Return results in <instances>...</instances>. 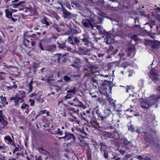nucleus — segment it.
<instances>
[{"mask_svg": "<svg viewBox=\"0 0 160 160\" xmlns=\"http://www.w3.org/2000/svg\"><path fill=\"white\" fill-rule=\"evenodd\" d=\"M46 110H42L38 112L39 115H40L42 114L45 113V112H46Z\"/></svg>", "mask_w": 160, "mask_h": 160, "instance_id": "nucleus-56", "label": "nucleus"}, {"mask_svg": "<svg viewBox=\"0 0 160 160\" xmlns=\"http://www.w3.org/2000/svg\"><path fill=\"white\" fill-rule=\"evenodd\" d=\"M132 38L133 39H134L135 41H138V39L137 36L136 35H134L133 36H132Z\"/></svg>", "mask_w": 160, "mask_h": 160, "instance_id": "nucleus-55", "label": "nucleus"}, {"mask_svg": "<svg viewBox=\"0 0 160 160\" xmlns=\"http://www.w3.org/2000/svg\"><path fill=\"white\" fill-rule=\"evenodd\" d=\"M21 149L20 147L19 146H18V147H16L13 150V153H14L16 152L20 151Z\"/></svg>", "mask_w": 160, "mask_h": 160, "instance_id": "nucleus-46", "label": "nucleus"}, {"mask_svg": "<svg viewBox=\"0 0 160 160\" xmlns=\"http://www.w3.org/2000/svg\"><path fill=\"white\" fill-rule=\"evenodd\" d=\"M134 88L132 86H127L126 88V92L129 93V98L128 99L135 100L136 98L134 97L133 94L134 89Z\"/></svg>", "mask_w": 160, "mask_h": 160, "instance_id": "nucleus-2", "label": "nucleus"}, {"mask_svg": "<svg viewBox=\"0 0 160 160\" xmlns=\"http://www.w3.org/2000/svg\"><path fill=\"white\" fill-rule=\"evenodd\" d=\"M113 37L109 32H107L106 38L104 39V41L107 44H111L114 42Z\"/></svg>", "mask_w": 160, "mask_h": 160, "instance_id": "nucleus-4", "label": "nucleus"}, {"mask_svg": "<svg viewBox=\"0 0 160 160\" xmlns=\"http://www.w3.org/2000/svg\"><path fill=\"white\" fill-rule=\"evenodd\" d=\"M4 141L8 144H10L12 143L11 144L12 146L15 147L16 145L13 142V140L11 138L10 136H5L4 138Z\"/></svg>", "mask_w": 160, "mask_h": 160, "instance_id": "nucleus-8", "label": "nucleus"}, {"mask_svg": "<svg viewBox=\"0 0 160 160\" xmlns=\"http://www.w3.org/2000/svg\"><path fill=\"white\" fill-rule=\"evenodd\" d=\"M92 67L90 65H88L85 66L83 68V72L86 74V76H88L89 74L90 71L92 70Z\"/></svg>", "mask_w": 160, "mask_h": 160, "instance_id": "nucleus-11", "label": "nucleus"}, {"mask_svg": "<svg viewBox=\"0 0 160 160\" xmlns=\"http://www.w3.org/2000/svg\"><path fill=\"white\" fill-rule=\"evenodd\" d=\"M38 48H40L41 50H44V49L42 47V43L41 42H40L38 44Z\"/></svg>", "mask_w": 160, "mask_h": 160, "instance_id": "nucleus-51", "label": "nucleus"}, {"mask_svg": "<svg viewBox=\"0 0 160 160\" xmlns=\"http://www.w3.org/2000/svg\"><path fill=\"white\" fill-rule=\"evenodd\" d=\"M137 158L140 160H150V158H149L147 157H144V158H143L141 156H138Z\"/></svg>", "mask_w": 160, "mask_h": 160, "instance_id": "nucleus-33", "label": "nucleus"}, {"mask_svg": "<svg viewBox=\"0 0 160 160\" xmlns=\"http://www.w3.org/2000/svg\"><path fill=\"white\" fill-rule=\"evenodd\" d=\"M106 148V146H102L101 148V152L102 153L105 152V150Z\"/></svg>", "mask_w": 160, "mask_h": 160, "instance_id": "nucleus-45", "label": "nucleus"}, {"mask_svg": "<svg viewBox=\"0 0 160 160\" xmlns=\"http://www.w3.org/2000/svg\"><path fill=\"white\" fill-rule=\"evenodd\" d=\"M62 11L63 12V16L64 18L67 19H70L72 18V14L70 12H68L66 9L62 8Z\"/></svg>", "mask_w": 160, "mask_h": 160, "instance_id": "nucleus-7", "label": "nucleus"}, {"mask_svg": "<svg viewBox=\"0 0 160 160\" xmlns=\"http://www.w3.org/2000/svg\"><path fill=\"white\" fill-rule=\"evenodd\" d=\"M32 80L30 82L28 83V86L29 87V90H28V92H30L32 90L33 87L32 86Z\"/></svg>", "mask_w": 160, "mask_h": 160, "instance_id": "nucleus-31", "label": "nucleus"}, {"mask_svg": "<svg viewBox=\"0 0 160 160\" xmlns=\"http://www.w3.org/2000/svg\"><path fill=\"white\" fill-rule=\"evenodd\" d=\"M52 27L54 28L58 32H60L61 31L60 28H59L58 25L56 23L53 24Z\"/></svg>", "mask_w": 160, "mask_h": 160, "instance_id": "nucleus-34", "label": "nucleus"}, {"mask_svg": "<svg viewBox=\"0 0 160 160\" xmlns=\"http://www.w3.org/2000/svg\"><path fill=\"white\" fill-rule=\"evenodd\" d=\"M128 65V63L127 62H125L122 63V64H121V66L124 68H126L127 66Z\"/></svg>", "mask_w": 160, "mask_h": 160, "instance_id": "nucleus-41", "label": "nucleus"}, {"mask_svg": "<svg viewBox=\"0 0 160 160\" xmlns=\"http://www.w3.org/2000/svg\"><path fill=\"white\" fill-rule=\"evenodd\" d=\"M80 59L78 58H76L75 59V63L77 64L78 65L80 63Z\"/></svg>", "mask_w": 160, "mask_h": 160, "instance_id": "nucleus-44", "label": "nucleus"}, {"mask_svg": "<svg viewBox=\"0 0 160 160\" xmlns=\"http://www.w3.org/2000/svg\"><path fill=\"white\" fill-rule=\"evenodd\" d=\"M80 39L82 40V42L84 43V44L85 45H88L90 42L89 40V39L88 38H80Z\"/></svg>", "mask_w": 160, "mask_h": 160, "instance_id": "nucleus-21", "label": "nucleus"}, {"mask_svg": "<svg viewBox=\"0 0 160 160\" xmlns=\"http://www.w3.org/2000/svg\"><path fill=\"white\" fill-rule=\"evenodd\" d=\"M42 22L43 24H46L47 26L49 25V22L47 21L46 18H44L43 20L42 21Z\"/></svg>", "mask_w": 160, "mask_h": 160, "instance_id": "nucleus-36", "label": "nucleus"}, {"mask_svg": "<svg viewBox=\"0 0 160 160\" xmlns=\"http://www.w3.org/2000/svg\"><path fill=\"white\" fill-rule=\"evenodd\" d=\"M56 134L59 135H62V132L59 128L56 131Z\"/></svg>", "mask_w": 160, "mask_h": 160, "instance_id": "nucleus-43", "label": "nucleus"}, {"mask_svg": "<svg viewBox=\"0 0 160 160\" xmlns=\"http://www.w3.org/2000/svg\"><path fill=\"white\" fill-rule=\"evenodd\" d=\"M118 49H115L112 52V55H115L118 52Z\"/></svg>", "mask_w": 160, "mask_h": 160, "instance_id": "nucleus-57", "label": "nucleus"}, {"mask_svg": "<svg viewBox=\"0 0 160 160\" xmlns=\"http://www.w3.org/2000/svg\"><path fill=\"white\" fill-rule=\"evenodd\" d=\"M139 22L138 19L137 18H135L134 19V23L136 24L134 25V27H139V25L138 24Z\"/></svg>", "mask_w": 160, "mask_h": 160, "instance_id": "nucleus-37", "label": "nucleus"}, {"mask_svg": "<svg viewBox=\"0 0 160 160\" xmlns=\"http://www.w3.org/2000/svg\"><path fill=\"white\" fill-rule=\"evenodd\" d=\"M113 49V47L112 46H110L108 48L107 50V52L108 54L110 53V52Z\"/></svg>", "mask_w": 160, "mask_h": 160, "instance_id": "nucleus-40", "label": "nucleus"}, {"mask_svg": "<svg viewBox=\"0 0 160 160\" xmlns=\"http://www.w3.org/2000/svg\"><path fill=\"white\" fill-rule=\"evenodd\" d=\"M7 88L8 90H11L12 89V87L11 86V85H10V86H7Z\"/></svg>", "mask_w": 160, "mask_h": 160, "instance_id": "nucleus-62", "label": "nucleus"}, {"mask_svg": "<svg viewBox=\"0 0 160 160\" xmlns=\"http://www.w3.org/2000/svg\"><path fill=\"white\" fill-rule=\"evenodd\" d=\"M6 17L12 19V12L10 11L8 9L6 10L5 11Z\"/></svg>", "mask_w": 160, "mask_h": 160, "instance_id": "nucleus-18", "label": "nucleus"}, {"mask_svg": "<svg viewBox=\"0 0 160 160\" xmlns=\"http://www.w3.org/2000/svg\"><path fill=\"white\" fill-rule=\"evenodd\" d=\"M79 110L78 109H74L73 110V112L74 113H75V114H76L77 115H79Z\"/></svg>", "mask_w": 160, "mask_h": 160, "instance_id": "nucleus-52", "label": "nucleus"}, {"mask_svg": "<svg viewBox=\"0 0 160 160\" xmlns=\"http://www.w3.org/2000/svg\"><path fill=\"white\" fill-rule=\"evenodd\" d=\"M36 36V35L35 34H32L31 35H30V36H28L27 35V37H29L31 38H35Z\"/></svg>", "mask_w": 160, "mask_h": 160, "instance_id": "nucleus-59", "label": "nucleus"}, {"mask_svg": "<svg viewBox=\"0 0 160 160\" xmlns=\"http://www.w3.org/2000/svg\"><path fill=\"white\" fill-rule=\"evenodd\" d=\"M103 153H104V158H107V159L108 158V153H106L105 152H103Z\"/></svg>", "mask_w": 160, "mask_h": 160, "instance_id": "nucleus-60", "label": "nucleus"}, {"mask_svg": "<svg viewBox=\"0 0 160 160\" xmlns=\"http://www.w3.org/2000/svg\"><path fill=\"white\" fill-rule=\"evenodd\" d=\"M13 84L12 85H11V86L12 87L13 89H16L17 88L18 86L17 85L15 84V82H12Z\"/></svg>", "mask_w": 160, "mask_h": 160, "instance_id": "nucleus-54", "label": "nucleus"}, {"mask_svg": "<svg viewBox=\"0 0 160 160\" xmlns=\"http://www.w3.org/2000/svg\"><path fill=\"white\" fill-rule=\"evenodd\" d=\"M107 117L105 114L104 116H100V118L102 121L104 120L105 119L107 118Z\"/></svg>", "mask_w": 160, "mask_h": 160, "instance_id": "nucleus-49", "label": "nucleus"}, {"mask_svg": "<svg viewBox=\"0 0 160 160\" xmlns=\"http://www.w3.org/2000/svg\"><path fill=\"white\" fill-rule=\"evenodd\" d=\"M78 91V89L75 87H73L72 89L68 90L67 92L68 94L65 98H66V99L70 98L72 96L70 93L74 94Z\"/></svg>", "mask_w": 160, "mask_h": 160, "instance_id": "nucleus-6", "label": "nucleus"}, {"mask_svg": "<svg viewBox=\"0 0 160 160\" xmlns=\"http://www.w3.org/2000/svg\"><path fill=\"white\" fill-rule=\"evenodd\" d=\"M37 95H38V93L35 92L32 93V94H31L30 95V97L32 98H34V97H35Z\"/></svg>", "mask_w": 160, "mask_h": 160, "instance_id": "nucleus-53", "label": "nucleus"}, {"mask_svg": "<svg viewBox=\"0 0 160 160\" xmlns=\"http://www.w3.org/2000/svg\"><path fill=\"white\" fill-rule=\"evenodd\" d=\"M154 42L153 41L150 40L146 39L145 40V42H144L145 44L146 45H149L152 43H154Z\"/></svg>", "mask_w": 160, "mask_h": 160, "instance_id": "nucleus-32", "label": "nucleus"}, {"mask_svg": "<svg viewBox=\"0 0 160 160\" xmlns=\"http://www.w3.org/2000/svg\"><path fill=\"white\" fill-rule=\"evenodd\" d=\"M5 157L4 156H0V160H5Z\"/></svg>", "mask_w": 160, "mask_h": 160, "instance_id": "nucleus-63", "label": "nucleus"}, {"mask_svg": "<svg viewBox=\"0 0 160 160\" xmlns=\"http://www.w3.org/2000/svg\"><path fill=\"white\" fill-rule=\"evenodd\" d=\"M57 44L58 45V48H59L62 49L65 47V44L64 43H61L59 42H57Z\"/></svg>", "mask_w": 160, "mask_h": 160, "instance_id": "nucleus-29", "label": "nucleus"}, {"mask_svg": "<svg viewBox=\"0 0 160 160\" xmlns=\"http://www.w3.org/2000/svg\"><path fill=\"white\" fill-rule=\"evenodd\" d=\"M79 52H80V54L87 55V53L89 52V49H86L83 48H80L78 49Z\"/></svg>", "mask_w": 160, "mask_h": 160, "instance_id": "nucleus-16", "label": "nucleus"}, {"mask_svg": "<svg viewBox=\"0 0 160 160\" xmlns=\"http://www.w3.org/2000/svg\"><path fill=\"white\" fill-rule=\"evenodd\" d=\"M64 137L65 140L66 141L72 138L73 140H74L75 139V136L73 134L69 133H65Z\"/></svg>", "mask_w": 160, "mask_h": 160, "instance_id": "nucleus-12", "label": "nucleus"}, {"mask_svg": "<svg viewBox=\"0 0 160 160\" xmlns=\"http://www.w3.org/2000/svg\"><path fill=\"white\" fill-rule=\"evenodd\" d=\"M151 76H152V80L155 82L157 83L158 82H159L160 80L158 77V76L153 72L151 73Z\"/></svg>", "mask_w": 160, "mask_h": 160, "instance_id": "nucleus-15", "label": "nucleus"}, {"mask_svg": "<svg viewBox=\"0 0 160 160\" xmlns=\"http://www.w3.org/2000/svg\"><path fill=\"white\" fill-rule=\"evenodd\" d=\"M156 89L158 91L160 92V85L158 86H157L156 87Z\"/></svg>", "mask_w": 160, "mask_h": 160, "instance_id": "nucleus-64", "label": "nucleus"}, {"mask_svg": "<svg viewBox=\"0 0 160 160\" xmlns=\"http://www.w3.org/2000/svg\"><path fill=\"white\" fill-rule=\"evenodd\" d=\"M160 99V95L157 96L156 95H152L150 96L149 97L150 100H158Z\"/></svg>", "mask_w": 160, "mask_h": 160, "instance_id": "nucleus-25", "label": "nucleus"}, {"mask_svg": "<svg viewBox=\"0 0 160 160\" xmlns=\"http://www.w3.org/2000/svg\"><path fill=\"white\" fill-rule=\"evenodd\" d=\"M116 101H109V103L112 107H114L115 111L119 113L122 111V105L120 104L116 105Z\"/></svg>", "mask_w": 160, "mask_h": 160, "instance_id": "nucleus-3", "label": "nucleus"}, {"mask_svg": "<svg viewBox=\"0 0 160 160\" xmlns=\"http://www.w3.org/2000/svg\"><path fill=\"white\" fill-rule=\"evenodd\" d=\"M25 2L24 1H22L19 2V3L17 4H13V7L14 8H18L19 6L21 7L22 6V4L25 3Z\"/></svg>", "mask_w": 160, "mask_h": 160, "instance_id": "nucleus-22", "label": "nucleus"}, {"mask_svg": "<svg viewBox=\"0 0 160 160\" xmlns=\"http://www.w3.org/2000/svg\"><path fill=\"white\" fill-rule=\"evenodd\" d=\"M145 27L149 26L150 28H152V25L150 22H147L145 24Z\"/></svg>", "mask_w": 160, "mask_h": 160, "instance_id": "nucleus-42", "label": "nucleus"}, {"mask_svg": "<svg viewBox=\"0 0 160 160\" xmlns=\"http://www.w3.org/2000/svg\"><path fill=\"white\" fill-rule=\"evenodd\" d=\"M28 37H27V33H25L24 35V38L25 39L24 42H28V43L29 42V41L27 39H26V38H27Z\"/></svg>", "mask_w": 160, "mask_h": 160, "instance_id": "nucleus-48", "label": "nucleus"}, {"mask_svg": "<svg viewBox=\"0 0 160 160\" xmlns=\"http://www.w3.org/2000/svg\"><path fill=\"white\" fill-rule=\"evenodd\" d=\"M2 102V104H0V108H2L3 106L5 105H7L8 104V102L6 101H1Z\"/></svg>", "mask_w": 160, "mask_h": 160, "instance_id": "nucleus-39", "label": "nucleus"}, {"mask_svg": "<svg viewBox=\"0 0 160 160\" xmlns=\"http://www.w3.org/2000/svg\"><path fill=\"white\" fill-rule=\"evenodd\" d=\"M13 17H12V20L14 22H15L18 20L19 21L20 20V17L18 15H14L13 16Z\"/></svg>", "mask_w": 160, "mask_h": 160, "instance_id": "nucleus-30", "label": "nucleus"}, {"mask_svg": "<svg viewBox=\"0 0 160 160\" xmlns=\"http://www.w3.org/2000/svg\"><path fill=\"white\" fill-rule=\"evenodd\" d=\"M105 115L108 117L109 116L112 115L111 111L109 109H106L104 110Z\"/></svg>", "mask_w": 160, "mask_h": 160, "instance_id": "nucleus-27", "label": "nucleus"}, {"mask_svg": "<svg viewBox=\"0 0 160 160\" xmlns=\"http://www.w3.org/2000/svg\"><path fill=\"white\" fill-rule=\"evenodd\" d=\"M28 105L26 104L23 103L22 104L21 108L22 109H27V111H25V112H26L27 114H28V111L29 110L28 108Z\"/></svg>", "mask_w": 160, "mask_h": 160, "instance_id": "nucleus-24", "label": "nucleus"}, {"mask_svg": "<svg viewBox=\"0 0 160 160\" xmlns=\"http://www.w3.org/2000/svg\"><path fill=\"white\" fill-rule=\"evenodd\" d=\"M61 54H57L52 58V60L54 62H57L58 63L59 62L60 56Z\"/></svg>", "mask_w": 160, "mask_h": 160, "instance_id": "nucleus-17", "label": "nucleus"}, {"mask_svg": "<svg viewBox=\"0 0 160 160\" xmlns=\"http://www.w3.org/2000/svg\"><path fill=\"white\" fill-rule=\"evenodd\" d=\"M8 124V122L4 119H0V129H4L6 128Z\"/></svg>", "mask_w": 160, "mask_h": 160, "instance_id": "nucleus-14", "label": "nucleus"}, {"mask_svg": "<svg viewBox=\"0 0 160 160\" xmlns=\"http://www.w3.org/2000/svg\"><path fill=\"white\" fill-rule=\"evenodd\" d=\"M94 27L95 29L94 30H96L98 29L100 34L103 35L105 34L106 35H107V33H106V31L102 27L98 25H96Z\"/></svg>", "mask_w": 160, "mask_h": 160, "instance_id": "nucleus-9", "label": "nucleus"}, {"mask_svg": "<svg viewBox=\"0 0 160 160\" xmlns=\"http://www.w3.org/2000/svg\"><path fill=\"white\" fill-rule=\"evenodd\" d=\"M63 79L64 80L65 82H71L72 81L70 77L67 75L64 76H63Z\"/></svg>", "mask_w": 160, "mask_h": 160, "instance_id": "nucleus-26", "label": "nucleus"}, {"mask_svg": "<svg viewBox=\"0 0 160 160\" xmlns=\"http://www.w3.org/2000/svg\"><path fill=\"white\" fill-rule=\"evenodd\" d=\"M81 118L82 119H83V120L86 121H87L88 120L86 119V118H85L83 115H84L86 117H87L88 116L86 115V113L85 112H83L82 113V114H81Z\"/></svg>", "mask_w": 160, "mask_h": 160, "instance_id": "nucleus-35", "label": "nucleus"}, {"mask_svg": "<svg viewBox=\"0 0 160 160\" xmlns=\"http://www.w3.org/2000/svg\"><path fill=\"white\" fill-rule=\"evenodd\" d=\"M150 131V128L148 126H146L144 129L142 127H139L136 130V132L138 134L144 133V137L147 140H150V138L151 137V136L149 132Z\"/></svg>", "mask_w": 160, "mask_h": 160, "instance_id": "nucleus-1", "label": "nucleus"}, {"mask_svg": "<svg viewBox=\"0 0 160 160\" xmlns=\"http://www.w3.org/2000/svg\"><path fill=\"white\" fill-rule=\"evenodd\" d=\"M128 130L131 132H133L134 131V128L133 125H129V124L128 125Z\"/></svg>", "mask_w": 160, "mask_h": 160, "instance_id": "nucleus-38", "label": "nucleus"}, {"mask_svg": "<svg viewBox=\"0 0 160 160\" xmlns=\"http://www.w3.org/2000/svg\"><path fill=\"white\" fill-rule=\"evenodd\" d=\"M82 23L83 26L86 28L91 27L92 29H95L94 27L90 21L85 20L82 22Z\"/></svg>", "mask_w": 160, "mask_h": 160, "instance_id": "nucleus-10", "label": "nucleus"}, {"mask_svg": "<svg viewBox=\"0 0 160 160\" xmlns=\"http://www.w3.org/2000/svg\"><path fill=\"white\" fill-rule=\"evenodd\" d=\"M3 116L2 115V110H0V119H3Z\"/></svg>", "mask_w": 160, "mask_h": 160, "instance_id": "nucleus-58", "label": "nucleus"}, {"mask_svg": "<svg viewBox=\"0 0 160 160\" xmlns=\"http://www.w3.org/2000/svg\"><path fill=\"white\" fill-rule=\"evenodd\" d=\"M25 92L22 91H18V92L16 95V97L18 99H22L25 96Z\"/></svg>", "mask_w": 160, "mask_h": 160, "instance_id": "nucleus-13", "label": "nucleus"}, {"mask_svg": "<svg viewBox=\"0 0 160 160\" xmlns=\"http://www.w3.org/2000/svg\"><path fill=\"white\" fill-rule=\"evenodd\" d=\"M82 134L83 135H85V136H82L83 138H85V136L87 135V133L84 131H82Z\"/></svg>", "mask_w": 160, "mask_h": 160, "instance_id": "nucleus-61", "label": "nucleus"}, {"mask_svg": "<svg viewBox=\"0 0 160 160\" xmlns=\"http://www.w3.org/2000/svg\"><path fill=\"white\" fill-rule=\"evenodd\" d=\"M56 48V47L55 45L50 46L47 48V50L51 52H53L54 51Z\"/></svg>", "mask_w": 160, "mask_h": 160, "instance_id": "nucleus-23", "label": "nucleus"}, {"mask_svg": "<svg viewBox=\"0 0 160 160\" xmlns=\"http://www.w3.org/2000/svg\"><path fill=\"white\" fill-rule=\"evenodd\" d=\"M152 104L153 102H151V101H143L141 102V106L142 108L147 109Z\"/></svg>", "mask_w": 160, "mask_h": 160, "instance_id": "nucleus-5", "label": "nucleus"}, {"mask_svg": "<svg viewBox=\"0 0 160 160\" xmlns=\"http://www.w3.org/2000/svg\"><path fill=\"white\" fill-rule=\"evenodd\" d=\"M124 143L128 146H132V144L130 142L127 141V140L124 141Z\"/></svg>", "mask_w": 160, "mask_h": 160, "instance_id": "nucleus-47", "label": "nucleus"}, {"mask_svg": "<svg viewBox=\"0 0 160 160\" xmlns=\"http://www.w3.org/2000/svg\"><path fill=\"white\" fill-rule=\"evenodd\" d=\"M141 14L142 16H143L145 17H147V18L150 21L152 22H155L154 20L152 19V18H150V16L149 14L147 15L145 14V11H143L141 12Z\"/></svg>", "mask_w": 160, "mask_h": 160, "instance_id": "nucleus-19", "label": "nucleus"}, {"mask_svg": "<svg viewBox=\"0 0 160 160\" xmlns=\"http://www.w3.org/2000/svg\"><path fill=\"white\" fill-rule=\"evenodd\" d=\"M156 10L157 11L156 12V17H157V18L159 19L160 21V8H157L156 10H155V12H156Z\"/></svg>", "mask_w": 160, "mask_h": 160, "instance_id": "nucleus-28", "label": "nucleus"}, {"mask_svg": "<svg viewBox=\"0 0 160 160\" xmlns=\"http://www.w3.org/2000/svg\"><path fill=\"white\" fill-rule=\"evenodd\" d=\"M135 50V48L134 47H130L128 48L127 50L128 55L129 56H130Z\"/></svg>", "mask_w": 160, "mask_h": 160, "instance_id": "nucleus-20", "label": "nucleus"}, {"mask_svg": "<svg viewBox=\"0 0 160 160\" xmlns=\"http://www.w3.org/2000/svg\"><path fill=\"white\" fill-rule=\"evenodd\" d=\"M74 40L75 42H76L77 44H78L80 42V41L78 38L77 37H75Z\"/></svg>", "mask_w": 160, "mask_h": 160, "instance_id": "nucleus-50", "label": "nucleus"}]
</instances>
